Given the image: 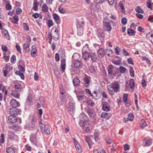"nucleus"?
<instances>
[{
	"mask_svg": "<svg viewBox=\"0 0 153 153\" xmlns=\"http://www.w3.org/2000/svg\"><path fill=\"white\" fill-rule=\"evenodd\" d=\"M2 35L3 36L5 37L7 39H9L10 38L8 32L5 29L3 28L1 30Z\"/></svg>",
	"mask_w": 153,
	"mask_h": 153,
	"instance_id": "14",
	"label": "nucleus"
},
{
	"mask_svg": "<svg viewBox=\"0 0 153 153\" xmlns=\"http://www.w3.org/2000/svg\"><path fill=\"white\" fill-rule=\"evenodd\" d=\"M97 54L99 57H103L105 55L104 50L102 48H100L97 52Z\"/></svg>",
	"mask_w": 153,
	"mask_h": 153,
	"instance_id": "19",
	"label": "nucleus"
},
{
	"mask_svg": "<svg viewBox=\"0 0 153 153\" xmlns=\"http://www.w3.org/2000/svg\"><path fill=\"white\" fill-rule=\"evenodd\" d=\"M20 71L19 72H25V69L24 68L22 67L21 66H20L19 67Z\"/></svg>",
	"mask_w": 153,
	"mask_h": 153,
	"instance_id": "61",
	"label": "nucleus"
},
{
	"mask_svg": "<svg viewBox=\"0 0 153 153\" xmlns=\"http://www.w3.org/2000/svg\"><path fill=\"white\" fill-rule=\"evenodd\" d=\"M128 94H124L123 97V100L125 104H128V102L127 101L128 99Z\"/></svg>",
	"mask_w": 153,
	"mask_h": 153,
	"instance_id": "33",
	"label": "nucleus"
},
{
	"mask_svg": "<svg viewBox=\"0 0 153 153\" xmlns=\"http://www.w3.org/2000/svg\"><path fill=\"white\" fill-rule=\"evenodd\" d=\"M82 58L85 61H88L89 60L90 55L87 51L84 52L82 54Z\"/></svg>",
	"mask_w": 153,
	"mask_h": 153,
	"instance_id": "13",
	"label": "nucleus"
},
{
	"mask_svg": "<svg viewBox=\"0 0 153 153\" xmlns=\"http://www.w3.org/2000/svg\"><path fill=\"white\" fill-rule=\"evenodd\" d=\"M16 48L17 51L19 52V53H21V51L20 46L19 45H16Z\"/></svg>",
	"mask_w": 153,
	"mask_h": 153,
	"instance_id": "56",
	"label": "nucleus"
},
{
	"mask_svg": "<svg viewBox=\"0 0 153 153\" xmlns=\"http://www.w3.org/2000/svg\"><path fill=\"white\" fill-rule=\"evenodd\" d=\"M42 10L43 11L45 12H47L48 10V8L46 4H43L42 6Z\"/></svg>",
	"mask_w": 153,
	"mask_h": 153,
	"instance_id": "36",
	"label": "nucleus"
},
{
	"mask_svg": "<svg viewBox=\"0 0 153 153\" xmlns=\"http://www.w3.org/2000/svg\"><path fill=\"white\" fill-rule=\"evenodd\" d=\"M127 61L128 62L129 64L132 65H133L134 64V63L131 58H129L128 59Z\"/></svg>",
	"mask_w": 153,
	"mask_h": 153,
	"instance_id": "50",
	"label": "nucleus"
},
{
	"mask_svg": "<svg viewBox=\"0 0 153 153\" xmlns=\"http://www.w3.org/2000/svg\"><path fill=\"white\" fill-rule=\"evenodd\" d=\"M104 0H95V3L92 4L91 7H93L94 9L95 8V7H97V4L99 3H102L104 2Z\"/></svg>",
	"mask_w": 153,
	"mask_h": 153,
	"instance_id": "21",
	"label": "nucleus"
},
{
	"mask_svg": "<svg viewBox=\"0 0 153 153\" xmlns=\"http://www.w3.org/2000/svg\"><path fill=\"white\" fill-rule=\"evenodd\" d=\"M146 36L149 38L150 40L153 43V34L149 33L147 34Z\"/></svg>",
	"mask_w": 153,
	"mask_h": 153,
	"instance_id": "34",
	"label": "nucleus"
},
{
	"mask_svg": "<svg viewBox=\"0 0 153 153\" xmlns=\"http://www.w3.org/2000/svg\"><path fill=\"white\" fill-rule=\"evenodd\" d=\"M39 126L41 129V131L42 132H45L48 134L50 133L49 126L48 125L45 126L42 124V123L40 122L39 123Z\"/></svg>",
	"mask_w": 153,
	"mask_h": 153,
	"instance_id": "4",
	"label": "nucleus"
},
{
	"mask_svg": "<svg viewBox=\"0 0 153 153\" xmlns=\"http://www.w3.org/2000/svg\"><path fill=\"white\" fill-rule=\"evenodd\" d=\"M1 49L3 51L6 52L7 51V47L5 45H2L1 46Z\"/></svg>",
	"mask_w": 153,
	"mask_h": 153,
	"instance_id": "53",
	"label": "nucleus"
},
{
	"mask_svg": "<svg viewBox=\"0 0 153 153\" xmlns=\"http://www.w3.org/2000/svg\"><path fill=\"white\" fill-rule=\"evenodd\" d=\"M66 65H61L60 70L62 71V72L63 73L65 70V68Z\"/></svg>",
	"mask_w": 153,
	"mask_h": 153,
	"instance_id": "52",
	"label": "nucleus"
},
{
	"mask_svg": "<svg viewBox=\"0 0 153 153\" xmlns=\"http://www.w3.org/2000/svg\"><path fill=\"white\" fill-rule=\"evenodd\" d=\"M129 84L130 86V87L131 89H133L134 88V81L133 79H131L129 80Z\"/></svg>",
	"mask_w": 153,
	"mask_h": 153,
	"instance_id": "29",
	"label": "nucleus"
},
{
	"mask_svg": "<svg viewBox=\"0 0 153 153\" xmlns=\"http://www.w3.org/2000/svg\"><path fill=\"white\" fill-rule=\"evenodd\" d=\"M0 90H1L3 92H4L5 94H7V91L6 90V87L2 84H0Z\"/></svg>",
	"mask_w": 153,
	"mask_h": 153,
	"instance_id": "30",
	"label": "nucleus"
},
{
	"mask_svg": "<svg viewBox=\"0 0 153 153\" xmlns=\"http://www.w3.org/2000/svg\"><path fill=\"white\" fill-rule=\"evenodd\" d=\"M10 105L13 107H15L20 105V104L15 100L13 99L10 101Z\"/></svg>",
	"mask_w": 153,
	"mask_h": 153,
	"instance_id": "15",
	"label": "nucleus"
},
{
	"mask_svg": "<svg viewBox=\"0 0 153 153\" xmlns=\"http://www.w3.org/2000/svg\"><path fill=\"white\" fill-rule=\"evenodd\" d=\"M130 72L131 76L133 77L134 76V74L133 69L132 68H131L130 69Z\"/></svg>",
	"mask_w": 153,
	"mask_h": 153,
	"instance_id": "57",
	"label": "nucleus"
},
{
	"mask_svg": "<svg viewBox=\"0 0 153 153\" xmlns=\"http://www.w3.org/2000/svg\"><path fill=\"white\" fill-rule=\"evenodd\" d=\"M11 94L12 96L16 98H19L20 97L19 92L16 90H13Z\"/></svg>",
	"mask_w": 153,
	"mask_h": 153,
	"instance_id": "20",
	"label": "nucleus"
},
{
	"mask_svg": "<svg viewBox=\"0 0 153 153\" xmlns=\"http://www.w3.org/2000/svg\"><path fill=\"white\" fill-rule=\"evenodd\" d=\"M84 23L83 22L82 23L78 22L77 24V27L78 29V33L80 35H81L82 34H83V32L82 31V28L84 26Z\"/></svg>",
	"mask_w": 153,
	"mask_h": 153,
	"instance_id": "6",
	"label": "nucleus"
},
{
	"mask_svg": "<svg viewBox=\"0 0 153 153\" xmlns=\"http://www.w3.org/2000/svg\"><path fill=\"white\" fill-rule=\"evenodd\" d=\"M6 8L7 10H9L11 8V6L9 4H7L6 6Z\"/></svg>",
	"mask_w": 153,
	"mask_h": 153,
	"instance_id": "59",
	"label": "nucleus"
},
{
	"mask_svg": "<svg viewBox=\"0 0 153 153\" xmlns=\"http://www.w3.org/2000/svg\"><path fill=\"white\" fill-rule=\"evenodd\" d=\"M38 4L37 3L36 1L34 0L33 2V8L35 10H38Z\"/></svg>",
	"mask_w": 153,
	"mask_h": 153,
	"instance_id": "37",
	"label": "nucleus"
},
{
	"mask_svg": "<svg viewBox=\"0 0 153 153\" xmlns=\"http://www.w3.org/2000/svg\"><path fill=\"white\" fill-rule=\"evenodd\" d=\"M119 6L121 8L122 10L121 11L122 13H123L125 12V10L124 8V6L122 2H120L119 4Z\"/></svg>",
	"mask_w": 153,
	"mask_h": 153,
	"instance_id": "38",
	"label": "nucleus"
},
{
	"mask_svg": "<svg viewBox=\"0 0 153 153\" xmlns=\"http://www.w3.org/2000/svg\"><path fill=\"white\" fill-rule=\"evenodd\" d=\"M4 68L5 69L3 70L4 75V76L6 77L8 73L12 70L13 67L7 65Z\"/></svg>",
	"mask_w": 153,
	"mask_h": 153,
	"instance_id": "9",
	"label": "nucleus"
},
{
	"mask_svg": "<svg viewBox=\"0 0 153 153\" xmlns=\"http://www.w3.org/2000/svg\"><path fill=\"white\" fill-rule=\"evenodd\" d=\"M23 26L24 28L26 30L28 31L29 30V27L27 23H23Z\"/></svg>",
	"mask_w": 153,
	"mask_h": 153,
	"instance_id": "48",
	"label": "nucleus"
},
{
	"mask_svg": "<svg viewBox=\"0 0 153 153\" xmlns=\"http://www.w3.org/2000/svg\"><path fill=\"white\" fill-rule=\"evenodd\" d=\"M86 92L88 94L91 96H92L93 95L91 94L90 91L88 89H86L85 90Z\"/></svg>",
	"mask_w": 153,
	"mask_h": 153,
	"instance_id": "60",
	"label": "nucleus"
},
{
	"mask_svg": "<svg viewBox=\"0 0 153 153\" xmlns=\"http://www.w3.org/2000/svg\"><path fill=\"white\" fill-rule=\"evenodd\" d=\"M7 153H15V151L14 149L11 147H9L7 149Z\"/></svg>",
	"mask_w": 153,
	"mask_h": 153,
	"instance_id": "35",
	"label": "nucleus"
},
{
	"mask_svg": "<svg viewBox=\"0 0 153 153\" xmlns=\"http://www.w3.org/2000/svg\"><path fill=\"white\" fill-rule=\"evenodd\" d=\"M73 82L74 86L76 87H78L80 83V81L79 79L77 77H75L74 78L73 80Z\"/></svg>",
	"mask_w": 153,
	"mask_h": 153,
	"instance_id": "18",
	"label": "nucleus"
},
{
	"mask_svg": "<svg viewBox=\"0 0 153 153\" xmlns=\"http://www.w3.org/2000/svg\"><path fill=\"white\" fill-rule=\"evenodd\" d=\"M135 10L137 12L140 13H143V12L141 7L140 6H138L135 9Z\"/></svg>",
	"mask_w": 153,
	"mask_h": 153,
	"instance_id": "40",
	"label": "nucleus"
},
{
	"mask_svg": "<svg viewBox=\"0 0 153 153\" xmlns=\"http://www.w3.org/2000/svg\"><path fill=\"white\" fill-rule=\"evenodd\" d=\"M87 112L90 117L91 119H94L95 117L96 116L95 113L94 111L91 108H88Z\"/></svg>",
	"mask_w": 153,
	"mask_h": 153,
	"instance_id": "7",
	"label": "nucleus"
},
{
	"mask_svg": "<svg viewBox=\"0 0 153 153\" xmlns=\"http://www.w3.org/2000/svg\"><path fill=\"white\" fill-rule=\"evenodd\" d=\"M60 93L61 95L60 99V101L61 102H64L65 101L66 98L65 91L64 90H63L62 91H61Z\"/></svg>",
	"mask_w": 153,
	"mask_h": 153,
	"instance_id": "17",
	"label": "nucleus"
},
{
	"mask_svg": "<svg viewBox=\"0 0 153 153\" xmlns=\"http://www.w3.org/2000/svg\"><path fill=\"white\" fill-rule=\"evenodd\" d=\"M122 24L124 25H126L127 22V19L125 17L123 18L122 19Z\"/></svg>",
	"mask_w": 153,
	"mask_h": 153,
	"instance_id": "44",
	"label": "nucleus"
},
{
	"mask_svg": "<svg viewBox=\"0 0 153 153\" xmlns=\"http://www.w3.org/2000/svg\"><path fill=\"white\" fill-rule=\"evenodd\" d=\"M147 126V124L146 123L145 120L143 119H142L141 120L140 126L142 128H143L144 127Z\"/></svg>",
	"mask_w": 153,
	"mask_h": 153,
	"instance_id": "31",
	"label": "nucleus"
},
{
	"mask_svg": "<svg viewBox=\"0 0 153 153\" xmlns=\"http://www.w3.org/2000/svg\"><path fill=\"white\" fill-rule=\"evenodd\" d=\"M120 49L119 47H117L115 49L114 51L116 54L119 55L120 54L119 51Z\"/></svg>",
	"mask_w": 153,
	"mask_h": 153,
	"instance_id": "45",
	"label": "nucleus"
},
{
	"mask_svg": "<svg viewBox=\"0 0 153 153\" xmlns=\"http://www.w3.org/2000/svg\"><path fill=\"white\" fill-rule=\"evenodd\" d=\"M47 23L49 27H50L53 25V22L51 20H48Z\"/></svg>",
	"mask_w": 153,
	"mask_h": 153,
	"instance_id": "47",
	"label": "nucleus"
},
{
	"mask_svg": "<svg viewBox=\"0 0 153 153\" xmlns=\"http://www.w3.org/2000/svg\"><path fill=\"white\" fill-rule=\"evenodd\" d=\"M73 140L74 143V146L76 150L79 152H81L82 151V150L81 146L78 144V142L77 141L76 139L74 138L73 139Z\"/></svg>",
	"mask_w": 153,
	"mask_h": 153,
	"instance_id": "11",
	"label": "nucleus"
},
{
	"mask_svg": "<svg viewBox=\"0 0 153 153\" xmlns=\"http://www.w3.org/2000/svg\"><path fill=\"white\" fill-rule=\"evenodd\" d=\"M15 134L13 132H10L9 133L8 136L9 138L10 139H13L14 137H15Z\"/></svg>",
	"mask_w": 153,
	"mask_h": 153,
	"instance_id": "42",
	"label": "nucleus"
},
{
	"mask_svg": "<svg viewBox=\"0 0 153 153\" xmlns=\"http://www.w3.org/2000/svg\"><path fill=\"white\" fill-rule=\"evenodd\" d=\"M22 12V10L19 8H18L16 10V13L17 14H20Z\"/></svg>",
	"mask_w": 153,
	"mask_h": 153,
	"instance_id": "64",
	"label": "nucleus"
},
{
	"mask_svg": "<svg viewBox=\"0 0 153 153\" xmlns=\"http://www.w3.org/2000/svg\"><path fill=\"white\" fill-rule=\"evenodd\" d=\"M126 70V68L122 66H121L119 68L120 71L122 73H124L125 72Z\"/></svg>",
	"mask_w": 153,
	"mask_h": 153,
	"instance_id": "41",
	"label": "nucleus"
},
{
	"mask_svg": "<svg viewBox=\"0 0 153 153\" xmlns=\"http://www.w3.org/2000/svg\"><path fill=\"white\" fill-rule=\"evenodd\" d=\"M124 149L125 150H128L129 149L130 146L129 145L127 144H126L124 145Z\"/></svg>",
	"mask_w": 153,
	"mask_h": 153,
	"instance_id": "62",
	"label": "nucleus"
},
{
	"mask_svg": "<svg viewBox=\"0 0 153 153\" xmlns=\"http://www.w3.org/2000/svg\"><path fill=\"white\" fill-rule=\"evenodd\" d=\"M73 58H74V59H78V58H75L76 57H79V54L77 53H75L74 54L73 56H72Z\"/></svg>",
	"mask_w": 153,
	"mask_h": 153,
	"instance_id": "58",
	"label": "nucleus"
},
{
	"mask_svg": "<svg viewBox=\"0 0 153 153\" xmlns=\"http://www.w3.org/2000/svg\"><path fill=\"white\" fill-rule=\"evenodd\" d=\"M55 59L56 61L58 62L59 60V56L57 53L55 54Z\"/></svg>",
	"mask_w": 153,
	"mask_h": 153,
	"instance_id": "63",
	"label": "nucleus"
},
{
	"mask_svg": "<svg viewBox=\"0 0 153 153\" xmlns=\"http://www.w3.org/2000/svg\"><path fill=\"white\" fill-rule=\"evenodd\" d=\"M142 59L143 60L146 61L147 64H150V61L146 56H143Z\"/></svg>",
	"mask_w": 153,
	"mask_h": 153,
	"instance_id": "46",
	"label": "nucleus"
},
{
	"mask_svg": "<svg viewBox=\"0 0 153 153\" xmlns=\"http://www.w3.org/2000/svg\"><path fill=\"white\" fill-rule=\"evenodd\" d=\"M143 143L144 146H150L152 143V140L150 137H146L143 140Z\"/></svg>",
	"mask_w": 153,
	"mask_h": 153,
	"instance_id": "5",
	"label": "nucleus"
},
{
	"mask_svg": "<svg viewBox=\"0 0 153 153\" xmlns=\"http://www.w3.org/2000/svg\"><path fill=\"white\" fill-rule=\"evenodd\" d=\"M74 65L76 68L79 69L82 66L83 63L82 61L77 59L74 62Z\"/></svg>",
	"mask_w": 153,
	"mask_h": 153,
	"instance_id": "8",
	"label": "nucleus"
},
{
	"mask_svg": "<svg viewBox=\"0 0 153 153\" xmlns=\"http://www.w3.org/2000/svg\"><path fill=\"white\" fill-rule=\"evenodd\" d=\"M126 119L131 121L133 120L134 119L133 115L131 114H129L128 117L126 118Z\"/></svg>",
	"mask_w": 153,
	"mask_h": 153,
	"instance_id": "43",
	"label": "nucleus"
},
{
	"mask_svg": "<svg viewBox=\"0 0 153 153\" xmlns=\"http://www.w3.org/2000/svg\"><path fill=\"white\" fill-rule=\"evenodd\" d=\"M53 17L56 23L58 24L60 23V17L56 13L53 14Z\"/></svg>",
	"mask_w": 153,
	"mask_h": 153,
	"instance_id": "22",
	"label": "nucleus"
},
{
	"mask_svg": "<svg viewBox=\"0 0 153 153\" xmlns=\"http://www.w3.org/2000/svg\"><path fill=\"white\" fill-rule=\"evenodd\" d=\"M102 108L105 111H109L110 109L109 105L105 102L102 104Z\"/></svg>",
	"mask_w": 153,
	"mask_h": 153,
	"instance_id": "16",
	"label": "nucleus"
},
{
	"mask_svg": "<svg viewBox=\"0 0 153 153\" xmlns=\"http://www.w3.org/2000/svg\"><path fill=\"white\" fill-rule=\"evenodd\" d=\"M30 43L27 42H26L23 45V49L26 51H29V49Z\"/></svg>",
	"mask_w": 153,
	"mask_h": 153,
	"instance_id": "25",
	"label": "nucleus"
},
{
	"mask_svg": "<svg viewBox=\"0 0 153 153\" xmlns=\"http://www.w3.org/2000/svg\"><path fill=\"white\" fill-rule=\"evenodd\" d=\"M108 92L111 95H113L114 92L117 93L120 89V85L117 82L112 83L107 87Z\"/></svg>",
	"mask_w": 153,
	"mask_h": 153,
	"instance_id": "2",
	"label": "nucleus"
},
{
	"mask_svg": "<svg viewBox=\"0 0 153 153\" xmlns=\"http://www.w3.org/2000/svg\"><path fill=\"white\" fill-rule=\"evenodd\" d=\"M90 58L93 62H97L99 59L95 53H92L90 55Z\"/></svg>",
	"mask_w": 153,
	"mask_h": 153,
	"instance_id": "10",
	"label": "nucleus"
},
{
	"mask_svg": "<svg viewBox=\"0 0 153 153\" xmlns=\"http://www.w3.org/2000/svg\"><path fill=\"white\" fill-rule=\"evenodd\" d=\"M36 51H34L31 50V54L32 56L35 57L36 56Z\"/></svg>",
	"mask_w": 153,
	"mask_h": 153,
	"instance_id": "55",
	"label": "nucleus"
},
{
	"mask_svg": "<svg viewBox=\"0 0 153 153\" xmlns=\"http://www.w3.org/2000/svg\"><path fill=\"white\" fill-rule=\"evenodd\" d=\"M15 88L17 89L19 91H20L22 90V88L20 83L17 82L15 83L13 86Z\"/></svg>",
	"mask_w": 153,
	"mask_h": 153,
	"instance_id": "23",
	"label": "nucleus"
},
{
	"mask_svg": "<svg viewBox=\"0 0 153 153\" xmlns=\"http://www.w3.org/2000/svg\"><path fill=\"white\" fill-rule=\"evenodd\" d=\"M127 33L128 35H134L135 32L133 30L131 29H128L127 30Z\"/></svg>",
	"mask_w": 153,
	"mask_h": 153,
	"instance_id": "39",
	"label": "nucleus"
},
{
	"mask_svg": "<svg viewBox=\"0 0 153 153\" xmlns=\"http://www.w3.org/2000/svg\"><path fill=\"white\" fill-rule=\"evenodd\" d=\"M0 142L1 143H3L4 142V136L3 134H1V136Z\"/></svg>",
	"mask_w": 153,
	"mask_h": 153,
	"instance_id": "49",
	"label": "nucleus"
},
{
	"mask_svg": "<svg viewBox=\"0 0 153 153\" xmlns=\"http://www.w3.org/2000/svg\"><path fill=\"white\" fill-rule=\"evenodd\" d=\"M104 29L105 31H111V30L112 28L110 25V23L105 22L103 23Z\"/></svg>",
	"mask_w": 153,
	"mask_h": 153,
	"instance_id": "12",
	"label": "nucleus"
},
{
	"mask_svg": "<svg viewBox=\"0 0 153 153\" xmlns=\"http://www.w3.org/2000/svg\"><path fill=\"white\" fill-rule=\"evenodd\" d=\"M11 62L13 63L16 61V56L13 55L11 58Z\"/></svg>",
	"mask_w": 153,
	"mask_h": 153,
	"instance_id": "54",
	"label": "nucleus"
},
{
	"mask_svg": "<svg viewBox=\"0 0 153 153\" xmlns=\"http://www.w3.org/2000/svg\"><path fill=\"white\" fill-rule=\"evenodd\" d=\"M11 110L10 109V111L11 112V114H13L9 116L8 118V121L10 123H15L17 121V117L15 115H17L19 114V113H17V112L18 111V110L17 109H14L11 111Z\"/></svg>",
	"mask_w": 153,
	"mask_h": 153,
	"instance_id": "3",
	"label": "nucleus"
},
{
	"mask_svg": "<svg viewBox=\"0 0 153 153\" xmlns=\"http://www.w3.org/2000/svg\"><path fill=\"white\" fill-rule=\"evenodd\" d=\"M84 82H85V85L86 87H88L90 83L89 77L88 76L85 77L84 78Z\"/></svg>",
	"mask_w": 153,
	"mask_h": 153,
	"instance_id": "26",
	"label": "nucleus"
},
{
	"mask_svg": "<svg viewBox=\"0 0 153 153\" xmlns=\"http://www.w3.org/2000/svg\"><path fill=\"white\" fill-rule=\"evenodd\" d=\"M88 118L84 113H82L80 116V125L85 132H88L90 129L89 128L88 122L87 121Z\"/></svg>",
	"mask_w": 153,
	"mask_h": 153,
	"instance_id": "1",
	"label": "nucleus"
},
{
	"mask_svg": "<svg viewBox=\"0 0 153 153\" xmlns=\"http://www.w3.org/2000/svg\"><path fill=\"white\" fill-rule=\"evenodd\" d=\"M75 107V105L74 103L70 102L68 103V108L70 111H73Z\"/></svg>",
	"mask_w": 153,
	"mask_h": 153,
	"instance_id": "24",
	"label": "nucleus"
},
{
	"mask_svg": "<svg viewBox=\"0 0 153 153\" xmlns=\"http://www.w3.org/2000/svg\"><path fill=\"white\" fill-rule=\"evenodd\" d=\"M32 103V98L31 96L29 95L27 97L26 104L31 105Z\"/></svg>",
	"mask_w": 153,
	"mask_h": 153,
	"instance_id": "27",
	"label": "nucleus"
},
{
	"mask_svg": "<svg viewBox=\"0 0 153 153\" xmlns=\"http://www.w3.org/2000/svg\"><path fill=\"white\" fill-rule=\"evenodd\" d=\"M84 137L85 138V140L87 143H88L90 140V138L89 136L87 135H85Z\"/></svg>",
	"mask_w": 153,
	"mask_h": 153,
	"instance_id": "51",
	"label": "nucleus"
},
{
	"mask_svg": "<svg viewBox=\"0 0 153 153\" xmlns=\"http://www.w3.org/2000/svg\"><path fill=\"white\" fill-rule=\"evenodd\" d=\"M86 103L88 105L91 107L94 106L95 105L94 102L90 100H87L86 101Z\"/></svg>",
	"mask_w": 153,
	"mask_h": 153,
	"instance_id": "28",
	"label": "nucleus"
},
{
	"mask_svg": "<svg viewBox=\"0 0 153 153\" xmlns=\"http://www.w3.org/2000/svg\"><path fill=\"white\" fill-rule=\"evenodd\" d=\"M82 94L81 95H77V100H82L83 99H85L86 98V97L85 96L83 93H82Z\"/></svg>",
	"mask_w": 153,
	"mask_h": 153,
	"instance_id": "32",
	"label": "nucleus"
}]
</instances>
